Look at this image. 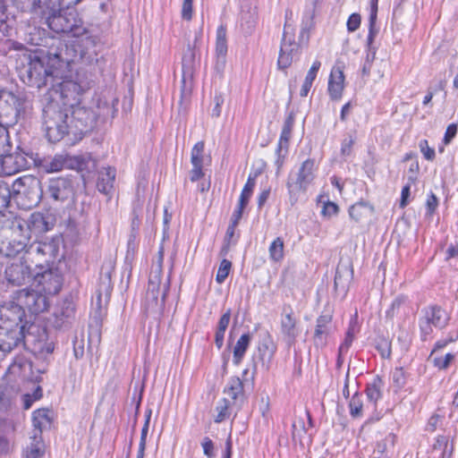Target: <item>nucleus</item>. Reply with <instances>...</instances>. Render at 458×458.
Returning <instances> with one entry per match:
<instances>
[{"mask_svg": "<svg viewBox=\"0 0 458 458\" xmlns=\"http://www.w3.org/2000/svg\"><path fill=\"white\" fill-rule=\"evenodd\" d=\"M68 108H62L58 101L53 98L43 108V124L46 136L51 142L60 141L71 133Z\"/></svg>", "mask_w": 458, "mask_h": 458, "instance_id": "obj_1", "label": "nucleus"}, {"mask_svg": "<svg viewBox=\"0 0 458 458\" xmlns=\"http://www.w3.org/2000/svg\"><path fill=\"white\" fill-rule=\"evenodd\" d=\"M22 230H26L24 220L18 218L9 227L0 229V256L15 258L26 252L30 236Z\"/></svg>", "mask_w": 458, "mask_h": 458, "instance_id": "obj_2", "label": "nucleus"}, {"mask_svg": "<svg viewBox=\"0 0 458 458\" xmlns=\"http://www.w3.org/2000/svg\"><path fill=\"white\" fill-rule=\"evenodd\" d=\"M41 192L40 182L31 175L16 179L13 182L12 189L5 182L0 181V213L9 206L12 193L28 197L32 205L39 201Z\"/></svg>", "mask_w": 458, "mask_h": 458, "instance_id": "obj_3", "label": "nucleus"}, {"mask_svg": "<svg viewBox=\"0 0 458 458\" xmlns=\"http://www.w3.org/2000/svg\"><path fill=\"white\" fill-rule=\"evenodd\" d=\"M96 161L90 153L78 156L68 154H56L54 157H45L41 161V167L47 173H56L63 169H72L80 172H91L96 169Z\"/></svg>", "mask_w": 458, "mask_h": 458, "instance_id": "obj_4", "label": "nucleus"}, {"mask_svg": "<svg viewBox=\"0 0 458 458\" xmlns=\"http://www.w3.org/2000/svg\"><path fill=\"white\" fill-rule=\"evenodd\" d=\"M68 43H59L55 52H50L58 61L69 64L79 59L90 58L95 53L96 38L92 35H86Z\"/></svg>", "mask_w": 458, "mask_h": 458, "instance_id": "obj_5", "label": "nucleus"}, {"mask_svg": "<svg viewBox=\"0 0 458 458\" xmlns=\"http://www.w3.org/2000/svg\"><path fill=\"white\" fill-rule=\"evenodd\" d=\"M47 23L53 31L68 34L72 38L90 35L74 10H60L54 13L47 18Z\"/></svg>", "mask_w": 458, "mask_h": 458, "instance_id": "obj_6", "label": "nucleus"}, {"mask_svg": "<svg viewBox=\"0 0 458 458\" xmlns=\"http://www.w3.org/2000/svg\"><path fill=\"white\" fill-rule=\"evenodd\" d=\"M315 179V161L308 158L301 165L298 172L291 173L288 176L286 187L289 200L294 205L301 193H304Z\"/></svg>", "mask_w": 458, "mask_h": 458, "instance_id": "obj_7", "label": "nucleus"}, {"mask_svg": "<svg viewBox=\"0 0 458 458\" xmlns=\"http://www.w3.org/2000/svg\"><path fill=\"white\" fill-rule=\"evenodd\" d=\"M23 66L20 69V77L29 86L38 89L48 84L52 74L44 66L43 62L35 55H22Z\"/></svg>", "mask_w": 458, "mask_h": 458, "instance_id": "obj_8", "label": "nucleus"}, {"mask_svg": "<svg viewBox=\"0 0 458 458\" xmlns=\"http://www.w3.org/2000/svg\"><path fill=\"white\" fill-rule=\"evenodd\" d=\"M25 98L21 94L0 90V125L13 126L18 123L21 112L24 109Z\"/></svg>", "mask_w": 458, "mask_h": 458, "instance_id": "obj_9", "label": "nucleus"}, {"mask_svg": "<svg viewBox=\"0 0 458 458\" xmlns=\"http://www.w3.org/2000/svg\"><path fill=\"white\" fill-rule=\"evenodd\" d=\"M48 296L32 285L14 293V300L19 301L21 309L31 314L46 311L49 307Z\"/></svg>", "mask_w": 458, "mask_h": 458, "instance_id": "obj_10", "label": "nucleus"}, {"mask_svg": "<svg viewBox=\"0 0 458 458\" xmlns=\"http://www.w3.org/2000/svg\"><path fill=\"white\" fill-rule=\"evenodd\" d=\"M25 311L21 309L19 301L13 300L0 304V327L18 328L23 327L26 330L28 322L23 321Z\"/></svg>", "mask_w": 458, "mask_h": 458, "instance_id": "obj_11", "label": "nucleus"}, {"mask_svg": "<svg viewBox=\"0 0 458 458\" xmlns=\"http://www.w3.org/2000/svg\"><path fill=\"white\" fill-rule=\"evenodd\" d=\"M63 285V276L57 268H47L38 272L33 278L32 286L38 288L48 297L58 293Z\"/></svg>", "mask_w": 458, "mask_h": 458, "instance_id": "obj_12", "label": "nucleus"}, {"mask_svg": "<svg viewBox=\"0 0 458 458\" xmlns=\"http://www.w3.org/2000/svg\"><path fill=\"white\" fill-rule=\"evenodd\" d=\"M59 249L54 242H37L31 244L28 243L26 252L29 259L36 264V267L42 269L41 262L48 264L53 262L57 257Z\"/></svg>", "mask_w": 458, "mask_h": 458, "instance_id": "obj_13", "label": "nucleus"}, {"mask_svg": "<svg viewBox=\"0 0 458 458\" xmlns=\"http://www.w3.org/2000/svg\"><path fill=\"white\" fill-rule=\"evenodd\" d=\"M299 54V44L294 40L293 37L289 34L286 27H284L277 59L278 69L285 70L289 68L293 61L298 58Z\"/></svg>", "mask_w": 458, "mask_h": 458, "instance_id": "obj_14", "label": "nucleus"}, {"mask_svg": "<svg viewBox=\"0 0 458 458\" xmlns=\"http://www.w3.org/2000/svg\"><path fill=\"white\" fill-rule=\"evenodd\" d=\"M27 341L28 336L23 327L20 329L0 327V352L4 354L10 353L20 345H25Z\"/></svg>", "mask_w": 458, "mask_h": 458, "instance_id": "obj_15", "label": "nucleus"}, {"mask_svg": "<svg viewBox=\"0 0 458 458\" xmlns=\"http://www.w3.org/2000/svg\"><path fill=\"white\" fill-rule=\"evenodd\" d=\"M68 110L69 113L71 112L68 119L71 133L74 135L82 134L92 127L94 114L91 110L83 106H76Z\"/></svg>", "mask_w": 458, "mask_h": 458, "instance_id": "obj_16", "label": "nucleus"}, {"mask_svg": "<svg viewBox=\"0 0 458 458\" xmlns=\"http://www.w3.org/2000/svg\"><path fill=\"white\" fill-rule=\"evenodd\" d=\"M55 224V217L51 213H32L27 221L24 220L26 230H22L30 237V233L40 234L53 229Z\"/></svg>", "mask_w": 458, "mask_h": 458, "instance_id": "obj_17", "label": "nucleus"}, {"mask_svg": "<svg viewBox=\"0 0 458 458\" xmlns=\"http://www.w3.org/2000/svg\"><path fill=\"white\" fill-rule=\"evenodd\" d=\"M46 194L55 201H64L73 196L71 180L64 177L52 178L48 181Z\"/></svg>", "mask_w": 458, "mask_h": 458, "instance_id": "obj_18", "label": "nucleus"}, {"mask_svg": "<svg viewBox=\"0 0 458 458\" xmlns=\"http://www.w3.org/2000/svg\"><path fill=\"white\" fill-rule=\"evenodd\" d=\"M333 316L330 313L321 314L316 320V328L313 335L314 346L322 349L327 344V339L333 331Z\"/></svg>", "mask_w": 458, "mask_h": 458, "instance_id": "obj_19", "label": "nucleus"}, {"mask_svg": "<svg viewBox=\"0 0 458 458\" xmlns=\"http://www.w3.org/2000/svg\"><path fill=\"white\" fill-rule=\"evenodd\" d=\"M4 277L8 284L21 286L31 279V270L26 262L12 263L5 268Z\"/></svg>", "mask_w": 458, "mask_h": 458, "instance_id": "obj_20", "label": "nucleus"}, {"mask_svg": "<svg viewBox=\"0 0 458 458\" xmlns=\"http://www.w3.org/2000/svg\"><path fill=\"white\" fill-rule=\"evenodd\" d=\"M75 318V305L72 300H64L54 313L53 325L56 328H63L72 324Z\"/></svg>", "mask_w": 458, "mask_h": 458, "instance_id": "obj_21", "label": "nucleus"}, {"mask_svg": "<svg viewBox=\"0 0 458 458\" xmlns=\"http://www.w3.org/2000/svg\"><path fill=\"white\" fill-rule=\"evenodd\" d=\"M113 270L114 264L112 261L103 264L101 267L98 287L96 291L98 304H100L103 296L106 301L110 298L113 290V284L111 280Z\"/></svg>", "mask_w": 458, "mask_h": 458, "instance_id": "obj_22", "label": "nucleus"}, {"mask_svg": "<svg viewBox=\"0 0 458 458\" xmlns=\"http://www.w3.org/2000/svg\"><path fill=\"white\" fill-rule=\"evenodd\" d=\"M289 311L284 309V314L281 318V331L287 345L291 347L295 344L299 335V330L296 327V318L293 317V310L288 307Z\"/></svg>", "mask_w": 458, "mask_h": 458, "instance_id": "obj_23", "label": "nucleus"}, {"mask_svg": "<svg viewBox=\"0 0 458 458\" xmlns=\"http://www.w3.org/2000/svg\"><path fill=\"white\" fill-rule=\"evenodd\" d=\"M344 89V74L340 67H334L328 80V94L332 100H340Z\"/></svg>", "mask_w": 458, "mask_h": 458, "instance_id": "obj_24", "label": "nucleus"}, {"mask_svg": "<svg viewBox=\"0 0 458 458\" xmlns=\"http://www.w3.org/2000/svg\"><path fill=\"white\" fill-rule=\"evenodd\" d=\"M224 393L232 399V404L241 406L244 401L243 383L238 377L229 378Z\"/></svg>", "mask_w": 458, "mask_h": 458, "instance_id": "obj_25", "label": "nucleus"}, {"mask_svg": "<svg viewBox=\"0 0 458 458\" xmlns=\"http://www.w3.org/2000/svg\"><path fill=\"white\" fill-rule=\"evenodd\" d=\"M203 150H204V143L203 142L196 143L192 148V151H191L192 169L190 173V179L191 182H196L204 176V174L202 171Z\"/></svg>", "mask_w": 458, "mask_h": 458, "instance_id": "obj_26", "label": "nucleus"}, {"mask_svg": "<svg viewBox=\"0 0 458 458\" xmlns=\"http://www.w3.org/2000/svg\"><path fill=\"white\" fill-rule=\"evenodd\" d=\"M424 317L435 327L444 328L449 320L447 313L439 306L434 305L424 310Z\"/></svg>", "mask_w": 458, "mask_h": 458, "instance_id": "obj_27", "label": "nucleus"}, {"mask_svg": "<svg viewBox=\"0 0 458 458\" xmlns=\"http://www.w3.org/2000/svg\"><path fill=\"white\" fill-rule=\"evenodd\" d=\"M276 344L269 335L264 337L259 344L258 347L259 359L262 362V366L265 367L266 369H268L269 364L276 354Z\"/></svg>", "mask_w": 458, "mask_h": 458, "instance_id": "obj_28", "label": "nucleus"}, {"mask_svg": "<svg viewBox=\"0 0 458 458\" xmlns=\"http://www.w3.org/2000/svg\"><path fill=\"white\" fill-rule=\"evenodd\" d=\"M116 170L114 167H103L98 173L97 187L104 194H108L114 188Z\"/></svg>", "mask_w": 458, "mask_h": 458, "instance_id": "obj_29", "label": "nucleus"}, {"mask_svg": "<svg viewBox=\"0 0 458 458\" xmlns=\"http://www.w3.org/2000/svg\"><path fill=\"white\" fill-rule=\"evenodd\" d=\"M352 269L347 266H338L336 268L334 287L335 291L346 292L348 284L352 278Z\"/></svg>", "mask_w": 458, "mask_h": 458, "instance_id": "obj_30", "label": "nucleus"}, {"mask_svg": "<svg viewBox=\"0 0 458 458\" xmlns=\"http://www.w3.org/2000/svg\"><path fill=\"white\" fill-rule=\"evenodd\" d=\"M2 164L6 174H13L26 166V160L21 155H8L4 157Z\"/></svg>", "mask_w": 458, "mask_h": 458, "instance_id": "obj_31", "label": "nucleus"}, {"mask_svg": "<svg viewBox=\"0 0 458 458\" xmlns=\"http://www.w3.org/2000/svg\"><path fill=\"white\" fill-rule=\"evenodd\" d=\"M294 124V116L293 114L291 113L289 115L285 118L284 126L281 131V135L278 141V147H277V153L280 154L281 151L284 148L285 152H287L288 144L290 138L292 136V131Z\"/></svg>", "mask_w": 458, "mask_h": 458, "instance_id": "obj_32", "label": "nucleus"}, {"mask_svg": "<svg viewBox=\"0 0 458 458\" xmlns=\"http://www.w3.org/2000/svg\"><path fill=\"white\" fill-rule=\"evenodd\" d=\"M48 409H38L33 412L32 424L35 428L34 434L41 437L42 429L50 426L51 418Z\"/></svg>", "mask_w": 458, "mask_h": 458, "instance_id": "obj_33", "label": "nucleus"}, {"mask_svg": "<svg viewBox=\"0 0 458 458\" xmlns=\"http://www.w3.org/2000/svg\"><path fill=\"white\" fill-rule=\"evenodd\" d=\"M384 382L379 376H376L366 386V395L369 402L376 404V403L382 397V389Z\"/></svg>", "mask_w": 458, "mask_h": 458, "instance_id": "obj_34", "label": "nucleus"}, {"mask_svg": "<svg viewBox=\"0 0 458 458\" xmlns=\"http://www.w3.org/2000/svg\"><path fill=\"white\" fill-rule=\"evenodd\" d=\"M251 335L250 333L243 334L236 342L233 348V361L235 365H239L242 360L247 349L250 346Z\"/></svg>", "mask_w": 458, "mask_h": 458, "instance_id": "obj_35", "label": "nucleus"}, {"mask_svg": "<svg viewBox=\"0 0 458 458\" xmlns=\"http://www.w3.org/2000/svg\"><path fill=\"white\" fill-rule=\"evenodd\" d=\"M32 441L26 448V458H42L44 454V444L41 437L34 434Z\"/></svg>", "mask_w": 458, "mask_h": 458, "instance_id": "obj_36", "label": "nucleus"}, {"mask_svg": "<svg viewBox=\"0 0 458 458\" xmlns=\"http://www.w3.org/2000/svg\"><path fill=\"white\" fill-rule=\"evenodd\" d=\"M371 212L372 208L363 201L353 204L349 209L350 216L357 222L360 221L362 217L370 215Z\"/></svg>", "mask_w": 458, "mask_h": 458, "instance_id": "obj_37", "label": "nucleus"}, {"mask_svg": "<svg viewBox=\"0 0 458 458\" xmlns=\"http://www.w3.org/2000/svg\"><path fill=\"white\" fill-rule=\"evenodd\" d=\"M284 244L281 237L276 238L268 248L269 258L274 262H280L284 256Z\"/></svg>", "mask_w": 458, "mask_h": 458, "instance_id": "obj_38", "label": "nucleus"}, {"mask_svg": "<svg viewBox=\"0 0 458 458\" xmlns=\"http://www.w3.org/2000/svg\"><path fill=\"white\" fill-rule=\"evenodd\" d=\"M216 55H227L226 29L221 25L216 30Z\"/></svg>", "mask_w": 458, "mask_h": 458, "instance_id": "obj_39", "label": "nucleus"}, {"mask_svg": "<svg viewBox=\"0 0 458 458\" xmlns=\"http://www.w3.org/2000/svg\"><path fill=\"white\" fill-rule=\"evenodd\" d=\"M377 2H378V0H371V12L369 14V35L367 38L369 47L370 45H372L374 38L377 33V30L376 29Z\"/></svg>", "mask_w": 458, "mask_h": 458, "instance_id": "obj_40", "label": "nucleus"}, {"mask_svg": "<svg viewBox=\"0 0 458 458\" xmlns=\"http://www.w3.org/2000/svg\"><path fill=\"white\" fill-rule=\"evenodd\" d=\"M258 176V174H250L247 180V182L245 183L242 193L240 195L239 203H242V205H248V202L252 195L255 184H256V178Z\"/></svg>", "mask_w": 458, "mask_h": 458, "instance_id": "obj_41", "label": "nucleus"}, {"mask_svg": "<svg viewBox=\"0 0 458 458\" xmlns=\"http://www.w3.org/2000/svg\"><path fill=\"white\" fill-rule=\"evenodd\" d=\"M407 302V297L404 295H398L393 301L390 308L386 311V315L388 318H394V317L401 314L403 306Z\"/></svg>", "mask_w": 458, "mask_h": 458, "instance_id": "obj_42", "label": "nucleus"}, {"mask_svg": "<svg viewBox=\"0 0 458 458\" xmlns=\"http://www.w3.org/2000/svg\"><path fill=\"white\" fill-rule=\"evenodd\" d=\"M304 419L300 417L293 422L292 425V438L294 442L301 441L303 436L307 433Z\"/></svg>", "mask_w": 458, "mask_h": 458, "instance_id": "obj_43", "label": "nucleus"}, {"mask_svg": "<svg viewBox=\"0 0 458 458\" xmlns=\"http://www.w3.org/2000/svg\"><path fill=\"white\" fill-rule=\"evenodd\" d=\"M349 408L352 417L359 418L362 416L363 403L361 400V395L359 393H355L352 395L349 403Z\"/></svg>", "mask_w": 458, "mask_h": 458, "instance_id": "obj_44", "label": "nucleus"}, {"mask_svg": "<svg viewBox=\"0 0 458 458\" xmlns=\"http://www.w3.org/2000/svg\"><path fill=\"white\" fill-rule=\"evenodd\" d=\"M231 269L232 262L226 259H223L216 272V283L222 284L229 276Z\"/></svg>", "mask_w": 458, "mask_h": 458, "instance_id": "obj_45", "label": "nucleus"}, {"mask_svg": "<svg viewBox=\"0 0 458 458\" xmlns=\"http://www.w3.org/2000/svg\"><path fill=\"white\" fill-rule=\"evenodd\" d=\"M454 354L449 352L444 356H437L435 354L433 357L429 356V359H431L433 365L438 369H446L454 360Z\"/></svg>", "mask_w": 458, "mask_h": 458, "instance_id": "obj_46", "label": "nucleus"}, {"mask_svg": "<svg viewBox=\"0 0 458 458\" xmlns=\"http://www.w3.org/2000/svg\"><path fill=\"white\" fill-rule=\"evenodd\" d=\"M170 238V229H169V215H168V208H165V217H164V232H163V240L162 244L160 246L159 251H158V263L161 264L163 261V255H164V243L165 241H169Z\"/></svg>", "mask_w": 458, "mask_h": 458, "instance_id": "obj_47", "label": "nucleus"}, {"mask_svg": "<svg viewBox=\"0 0 458 458\" xmlns=\"http://www.w3.org/2000/svg\"><path fill=\"white\" fill-rule=\"evenodd\" d=\"M392 381L397 390L403 388L406 384V374L402 367L395 368L392 372Z\"/></svg>", "mask_w": 458, "mask_h": 458, "instance_id": "obj_48", "label": "nucleus"}, {"mask_svg": "<svg viewBox=\"0 0 458 458\" xmlns=\"http://www.w3.org/2000/svg\"><path fill=\"white\" fill-rule=\"evenodd\" d=\"M355 143V137L352 134H348L341 144V156L344 157H350L352 151V147Z\"/></svg>", "mask_w": 458, "mask_h": 458, "instance_id": "obj_49", "label": "nucleus"}, {"mask_svg": "<svg viewBox=\"0 0 458 458\" xmlns=\"http://www.w3.org/2000/svg\"><path fill=\"white\" fill-rule=\"evenodd\" d=\"M367 47H368V53H367L366 59H365V62L362 66V74L363 75L369 74L372 63L376 56V49L374 47H372V45H370L369 47V45L367 44Z\"/></svg>", "mask_w": 458, "mask_h": 458, "instance_id": "obj_50", "label": "nucleus"}, {"mask_svg": "<svg viewBox=\"0 0 458 458\" xmlns=\"http://www.w3.org/2000/svg\"><path fill=\"white\" fill-rule=\"evenodd\" d=\"M230 405L231 403L227 400V398H224L222 400V402L216 407L218 414L216 416V422H221L229 416L228 410Z\"/></svg>", "mask_w": 458, "mask_h": 458, "instance_id": "obj_51", "label": "nucleus"}, {"mask_svg": "<svg viewBox=\"0 0 458 458\" xmlns=\"http://www.w3.org/2000/svg\"><path fill=\"white\" fill-rule=\"evenodd\" d=\"M353 339H354V327L352 326H350V327L346 333L344 341L339 346V353L340 354L346 352L349 350L350 346L352 345V344L353 342Z\"/></svg>", "mask_w": 458, "mask_h": 458, "instance_id": "obj_52", "label": "nucleus"}, {"mask_svg": "<svg viewBox=\"0 0 458 458\" xmlns=\"http://www.w3.org/2000/svg\"><path fill=\"white\" fill-rule=\"evenodd\" d=\"M419 148L427 160L432 161L435 158V149L428 146L427 140H421L419 143Z\"/></svg>", "mask_w": 458, "mask_h": 458, "instance_id": "obj_53", "label": "nucleus"}, {"mask_svg": "<svg viewBox=\"0 0 458 458\" xmlns=\"http://www.w3.org/2000/svg\"><path fill=\"white\" fill-rule=\"evenodd\" d=\"M192 3H193V0H183V2H182L181 16L185 21H191L192 18V12H193Z\"/></svg>", "mask_w": 458, "mask_h": 458, "instance_id": "obj_54", "label": "nucleus"}, {"mask_svg": "<svg viewBox=\"0 0 458 458\" xmlns=\"http://www.w3.org/2000/svg\"><path fill=\"white\" fill-rule=\"evenodd\" d=\"M458 339V335H451L448 338L440 339L436 344L430 353V357H433L437 353V351L445 348L448 344L453 343Z\"/></svg>", "mask_w": 458, "mask_h": 458, "instance_id": "obj_55", "label": "nucleus"}, {"mask_svg": "<svg viewBox=\"0 0 458 458\" xmlns=\"http://www.w3.org/2000/svg\"><path fill=\"white\" fill-rule=\"evenodd\" d=\"M361 18L359 13H352L347 21V30L350 32L357 30L360 25Z\"/></svg>", "mask_w": 458, "mask_h": 458, "instance_id": "obj_56", "label": "nucleus"}, {"mask_svg": "<svg viewBox=\"0 0 458 458\" xmlns=\"http://www.w3.org/2000/svg\"><path fill=\"white\" fill-rule=\"evenodd\" d=\"M432 326H433L432 324L428 322L423 318L420 319V333H421V339L423 341L428 340L429 335L432 334V332H433Z\"/></svg>", "mask_w": 458, "mask_h": 458, "instance_id": "obj_57", "label": "nucleus"}, {"mask_svg": "<svg viewBox=\"0 0 458 458\" xmlns=\"http://www.w3.org/2000/svg\"><path fill=\"white\" fill-rule=\"evenodd\" d=\"M457 130H458V127H457V124H455V123H451L447 126L445 136H444V143L445 144L447 145L452 141V140L455 137V135L457 133Z\"/></svg>", "mask_w": 458, "mask_h": 458, "instance_id": "obj_58", "label": "nucleus"}, {"mask_svg": "<svg viewBox=\"0 0 458 458\" xmlns=\"http://www.w3.org/2000/svg\"><path fill=\"white\" fill-rule=\"evenodd\" d=\"M320 67H321V62L318 60H316L312 64L310 69L309 70V72L305 77V80L313 82L317 77V74H318Z\"/></svg>", "mask_w": 458, "mask_h": 458, "instance_id": "obj_59", "label": "nucleus"}, {"mask_svg": "<svg viewBox=\"0 0 458 458\" xmlns=\"http://www.w3.org/2000/svg\"><path fill=\"white\" fill-rule=\"evenodd\" d=\"M230 319H231V310H228L220 318L216 330L225 332L226 328L228 327V325L230 323Z\"/></svg>", "mask_w": 458, "mask_h": 458, "instance_id": "obj_60", "label": "nucleus"}, {"mask_svg": "<svg viewBox=\"0 0 458 458\" xmlns=\"http://www.w3.org/2000/svg\"><path fill=\"white\" fill-rule=\"evenodd\" d=\"M150 417H151V411L148 410L145 413V423H144V425H143V427L141 428L140 441V443H143L145 445H146L147 435H148V426H149Z\"/></svg>", "mask_w": 458, "mask_h": 458, "instance_id": "obj_61", "label": "nucleus"}, {"mask_svg": "<svg viewBox=\"0 0 458 458\" xmlns=\"http://www.w3.org/2000/svg\"><path fill=\"white\" fill-rule=\"evenodd\" d=\"M226 64V55H216L215 71L220 76L223 75Z\"/></svg>", "mask_w": 458, "mask_h": 458, "instance_id": "obj_62", "label": "nucleus"}, {"mask_svg": "<svg viewBox=\"0 0 458 458\" xmlns=\"http://www.w3.org/2000/svg\"><path fill=\"white\" fill-rule=\"evenodd\" d=\"M438 205L437 198L435 194L431 193L427 199V214L431 216Z\"/></svg>", "mask_w": 458, "mask_h": 458, "instance_id": "obj_63", "label": "nucleus"}, {"mask_svg": "<svg viewBox=\"0 0 458 458\" xmlns=\"http://www.w3.org/2000/svg\"><path fill=\"white\" fill-rule=\"evenodd\" d=\"M203 447L204 454L208 457L211 458L214 456V445L210 438L205 437L201 443Z\"/></svg>", "mask_w": 458, "mask_h": 458, "instance_id": "obj_64", "label": "nucleus"}]
</instances>
